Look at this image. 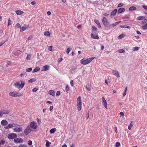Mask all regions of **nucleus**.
I'll use <instances>...</instances> for the list:
<instances>
[{"instance_id":"obj_9","label":"nucleus","mask_w":147,"mask_h":147,"mask_svg":"<svg viewBox=\"0 0 147 147\" xmlns=\"http://www.w3.org/2000/svg\"><path fill=\"white\" fill-rule=\"evenodd\" d=\"M14 142L15 143H22L23 142V140L21 138H18L14 139Z\"/></svg>"},{"instance_id":"obj_8","label":"nucleus","mask_w":147,"mask_h":147,"mask_svg":"<svg viewBox=\"0 0 147 147\" xmlns=\"http://www.w3.org/2000/svg\"><path fill=\"white\" fill-rule=\"evenodd\" d=\"M30 127H31V128H32L34 129H35L37 128L36 123L34 121L31 123Z\"/></svg>"},{"instance_id":"obj_45","label":"nucleus","mask_w":147,"mask_h":147,"mask_svg":"<svg viewBox=\"0 0 147 147\" xmlns=\"http://www.w3.org/2000/svg\"><path fill=\"white\" fill-rule=\"evenodd\" d=\"M124 5V4L122 3H120L118 5V7H120Z\"/></svg>"},{"instance_id":"obj_40","label":"nucleus","mask_w":147,"mask_h":147,"mask_svg":"<svg viewBox=\"0 0 147 147\" xmlns=\"http://www.w3.org/2000/svg\"><path fill=\"white\" fill-rule=\"evenodd\" d=\"M11 20H10V18H9L8 19V25H7L8 26H9L10 25H11Z\"/></svg>"},{"instance_id":"obj_62","label":"nucleus","mask_w":147,"mask_h":147,"mask_svg":"<svg viewBox=\"0 0 147 147\" xmlns=\"http://www.w3.org/2000/svg\"><path fill=\"white\" fill-rule=\"evenodd\" d=\"M53 108V107L52 106H51L49 108V110L51 111H52Z\"/></svg>"},{"instance_id":"obj_55","label":"nucleus","mask_w":147,"mask_h":147,"mask_svg":"<svg viewBox=\"0 0 147 147\" xmlns=\"http://www.w3.org/2000/svg\"><path fill=\"white\" fill-rule=\"evenodd\" d=\"M132 126H133V125H131V123L130 125H129L128 126V129H129V130H130L131 129Z\"/></svg>"},{"instance_id":"obj_23","label":"nucleus","mask_w":147,"mask_h":147,"mask_svg":"<svg viewBox=\"0 0 147 147\" xmlns=\"http://www.w3.org/2000/svg\"><path fill=\"white\" fill-rule=\"evenodd\" d=\"M117 11V10L116 9H115L114 10L111 12V15L115 16Z\"/></svg>"},{"instance_id":"obj_36","label":"nucleus","mask_w":147,"mask_h":147,"mask_svg":"<svg viewBox=\"0 0 147 147\" xmlns=\"http://www.w3.org/2000/svg\"><path fill=\"white\" fill-rule=\"evenodd\" d=\"M123 34H120L118 36V38L119 39H121L123 38Z\"/></svg>"},{"instance_id":"obj_6","label":"nucleus","mask_w":147,"mask_h":147,"mask_svg":"<svg viewBox=\"0 0 147 147\" xmlns=\"http://www.w3.org/2000/svg\"><path fill=\"white\" fill-rule=\"evenodd\" d=\"M32 131V129L29 126H28L24 131V133L26 135L29 134Z\"/></svg>"},{"instance_id":"obj_64","label":"nucleus","mask_w":147,"mask_h":147,"mask_svg":"<svg viewBox=\"0 0 147 147\" xmlns=\"http://www.w3.org/2000/svg\"><path fill=\"white\" fill-rule=\"evenodd\" d=\"M31 4L32 5H34L36 4V3L35 1H32L31 2Z\"/></svg>"},{"instance_id":"obj_31","label":"nucleus","mask_w":147,"mask_h":147,"mask_svg":"<svg viewBox=\"0 0 147 147\" xmlns=\"http://www.w3.org/2000/svg\"><path fill=\"white\" fill-rule=\"evenodd\" d=\"M44 35L46 36H48L50 35V33L49 32L46 31L44 32Z\"/></svg>"},{"instance_id":"obj_41","label":"nucleus","mask_w":147,"mask_h":147,"mask_svg":"<svg viewBox=\"0 0 147 147\" xmlns=\"http://www.w3.org/2000/svg\"><path fill=\"white\" fill-rule=\"evenodd\" d=\"M63 60L62 58H59L58 60V63H59Z\"/></svg>"},{"instance_id":"obj_42","label":"nucleus","mask_w":147,"mask_h":147,"mask_svg":"<svg viewBox=\"0 0 147 147\" xmlns=\"http://www.w3.org/2000/svg\"><path fill=\"white\" fill-rule=\"evenodd\" d=\"M51 142H49V141H47V142H46V146H47V147H48L49 146L50 144H51Z\"/></svg>"},{"instance_id":"obj_44","label":"nucleus","mask_w":147,"mask_h":147,"mask_svg":"<svg viewBox=\"0 0 147 147\" xmlns=\"http://www.w3.org/2000/svg\"><path fill=\"white\" fill-rule=\"evenodd\" d=\"M143 17L142 16H140L138 17L137 18V19L138 20H140L142 19V18Z\"/></svg>"},{"instance_id":"obj_3","label":"nucleus","mask_w":147,"mask_h":147,"mask_svg":"<svg viewBox=\"0 0 147 147\" xmlns=\"http://www.w3.org/2000/svg\"><path fill=\"white\" fill-rule=\"evenodd\" d=\"M102 22L104 25L106 27H110L111 26V25L109 24L107 19L105 17L102 18Z\"/></svg>"},{"instance_id":"obj_39","label":"nucleus","mask_w":147,"mask_h":147,"mask_svg":"<svg viewBox=\"0 0 147 147\" xmlns=\"http://www.w3.org/2000/svg\"><path fill=\"white\" fill-rule=\"evenodd\" d=\"M15 27H16L17 28H21V26L20 24L19 23H17L15 26Z\"/></svg>"},{"instance_id":"obj_63","label":"nucleus","mask_w":147,"mask_h":147,"mask_svg":"<svg viewBox=\"0 0 147 147\" xmlns=\"http://www.w3.org/2000/svg\"><path fill=\"white\" fill-rule=\"evenodd\" d=\"M120 114L121 115V116H124V113L123 112H121L120 113Z\"/></svg>"},{"instance_id":"obj_22","label":"nucleus","mask_w":147,"mask_h":147,"mask_svg":"<svg viewBox=\"0 0 147 147\" xmlns=\"http://www.w3.org/2000/svg\"><path fill=\"white\" fill-rule=\"evenodd\" d=\"M136 7L134 6H131L130 7L129 9V10L130 11H132L133 10H136Z\"/></svg>"},{"instance_id":"obj_32","label":"nucleus","mask_w":147,"mask_h":147,"mask_svg":"<svg viewBox=\"0 0 147 147\" xmlns=\"http://www.w3.org/2000/svg\"><path fill=\"white\" fill-rule=\"evenodd\" d=\"M69 90V88L68 86V85H67L65 87V90L66 92L68 91Z\"/></svg>"},{"instance_id":"obj_10","label":"nucleus","mask_w":147,"mask_h":147,"mask_svg":"<svg viewBox=\"0 0 147 147\" xmlns=\"http://www.w3.org/2000/svg\"><path fill=\"white\" fill-rule=\"evenodd\" d=\"M102 102L104 104V105L106 109H107V101H106V100H105V98L103 97H102Z\"/></svg>"},{"instance_id":"obj_46","label":"nucleus","mask_w":147,"mask_h":147,"mask_svg":"<svg viewBox=\"0 0 147 147\" xmlns=\"http://www.w3.org/2000/svg\"><path fill=\"white\" fill-rule=\"evenodd\" d=\"M31 57V56L30 55H27V56L26 57V59L27 60H29L30 59V58Z\"/></svg>"},{"instance_id":"obj_16","label":"nucleus","mask_w":147,"mask_h":147,"mask_svg":"<svg viewBox=\"0 0 147 147\" xmlns=\"http://www.w3.org/2000/svg\"><path fill=\"white\" fill-rule=\"evenodd\" d=\"M16 88H19L20 86V82H16L13 85Z\"/></svg>"},{"instance_id":"obj_59","label":"nucleus","mask_w":147,"mask_h":147,"mask_svg":"<svg viewBox=\"0 0 147 147\" xmlns=\"http://www.w3.org/2000/svg\"><path fill=\"white\" fill-rule=\"evenodd\" d=\"M81 26H82V25H81V24H79V25H78V26H77V28L79 29H80L81 28Z\"/></svg>"},{"instance_id":"obj_17","label":"nucleus","mask_w":147,"mask_h":147,"mask_svg":"<svg viewBox=\"0 0 147 147\" xmlns=\"http://www.w3.org/2000/svg\"><path fill=\"white\" fill-rule=\"evenodd\" d=\"M28 28V27H26V26H22V27L20 28V31L21 32H23L25 30H26L27 28Z\"/></svg>"},{"instance_id":"obj_47","label":"nucleus","mask_w":147,"mask_h":147,"mask_svg":"<svg viewBox=\"0 0 147 147\" xmlns=\"http://www.w3.org/2000/svg\"><path fill=\"white\" fill-rule=\"evenodd\" d=\"M147 19L146 18H145L144 21L142 22V24H144L147 21Z\"/></svg>"},{"instance_id":"obj_38","label":"nucleus","mask_w":147,"mask_h":147,"mask_svg":"<svg viewBox=\"0 0 147 147\" xmlns=\"http://www.w3.org/2000/svg\"><path fill=\"white\" fill-rule=\"evenodd\" d=\"M120 145V143L118 142H117L116 143L115 146L116 147H119Z\"/></svg>"},{"instance_id":"obj_54","label":"nucleus","mask_w":147,"mask_h":147,"mask_svg":"<svg viewBox=\"0 0 147 147\" xmlns=\"http://www.w3.org/2000/svg\"><path fill=\"white\" fill-rule=\"evenodd\" d=\"M60 91H57V92L56 94V96H59L60 95Z\"/></svg>"},{"instance_id":"obj_43","label":"nucleus","mask_w":147,"mask_h":147,"mask_svg":"<svg viewBox=\"0 0 147 147\" xmlns=\"http://www.w3.org/2000/svg\"><path fill=\"white\" fill-rule=\"evenodd\" d=\"M76 69V67L74 66H72L71 68V70H72L73 71H74Z\"/></svg>"},{"instance_id":"obj_24","label":"nucleus","mask_w":147,"mask_h":147,"mask_svg":"<svg viewBox=\"0 0 147 147\" xmlns=\"http://www.w3.org/2000/svg\"><path fill=\"white\" fill-rule=\"evenodd\" d=\"M40 69V68L38 67H36L32 71V73L36 72L39 71Z\"/></svg>"},{"instance_id":"obj_28","label":"nucleus","mask_w":147,"mask_h":147,"mask_svg":"<svg viewBox=\"0 0 147 147\" xmlns=\"http://www.w3.org/2000/svg\"><path fill=\"white\" fill-rule=\"evenodd\" d=\"M56 131V129L55 128H53L50 129V132L51 134L54 133Z\"/></svg>"},{"instance_id":"obj_35","label":"nucleus","mask_w":147,"mask_h":147,"mask_svg":"<svg viewBox=\"0 0 147 147\" xmlns=\"http://www.w3.org/2000/svg\"><path fill=\"white\" fill-rule=\"evenodd\" d=\"M120 27L121 28H129V27L128 26H127V25H125L124 26H120Z\"/></svg>"},{"instance_id":"obj_1","label":"nucleus","mask_w":147,"mask_h":147,"mask_svg":"<svg viewBox=\"0 0 147 147\" xmlns=\"http://www.w3.org/2000/svg\"><path fill=\"white\" fill-rule=\"evenodd\" d=\"M94 57H91L86 59L84 58L80 60V62L82 64L87 65L91 62L94 59Z\"/></svg>"},{"instance_id":"obj_37","label":"nucleus","mask_w":147,"mask_h":147,"mask_svg":"<svg viewBox=\"0 0 147 147\" xmlns=\"http://www.w3.org/2000/svg\"><path fill=\"white\" fill-rule=\"evenodd\" d=\"M18 147H27V146L25 144H21L19 145Z\"/></svg>"},{"instance_id":"obj_21","label":"nucleus","mask_w":147,"mask_h":147,"mask_svg":"<svg viewBox=\"0 0 147 147\" xmlns=\"http://www.w3.org/2000/svg\"><path fill=\"white\" fill-rule=\"evenodd\" d=\"M86 88L89 91H90L91 89L92 88V87H91V85H87L86 86Z\"/></svg>"},{"instance_id":"obj_11","label":"nucleus","mask_w":147,"mask_h":147,"mask_svg":"<svg viewBox=\"0 0 147 147\" xmlns=\"http://www.w3.org/2000/svg\"><path fill=\"white\" fill-rule=\"evenodd\" d=\"M49 68V66L48 65H46L42 67V71H45L48 70Z\"/></svg>"},{"instance_id":"obj_27","label":"nucleus","mask_w":147,"mask_h":147,"mask_svg":"<svg viewBox=\"0 0 147 147\" xmlns=\"http://www.w3.org/2000/svg\"><path fill=\"white\" fill-rule=\"evenodd\" d=\"M24 84H25L24 82L21 81V84H20V88H22L24 86Z\"/></svg>"},{"instance_id":"obj_61","label":"nucleus","mask_w":147,"mask_h":147,"mask_svg":"<svg viewBox=\"0 0 147 147\" xmlns=\"http://www.w3.org/2000/svg\"><path fill=\"white\" fill-rule=\"evenodd\" d=\"M4 43L5 42H0V47L2 46Z\"/></svg>"},{"instance_id":"obj_60","label":"nucleus","mask_w":147,"mask_h":147,"mask_svg":"<svg viewBox=\"0 0 147 147\" xmlns=\"http://www.w3.org/2000/svg\"><path fill=\"white\" fill-rule=\"evenodd\" d=\"M52 46H49L48 48V49L50 51H52Z\"/></svg>"},{"instance_id":"obj_49","label":"nucleus","mask_w":147,"mask_h":147,"mask_svg":"<svg viewBox=\"0 0 147 147\" xmlns=\"http://www.w3.org/2000/svg\"><path fill=\"white\" fill-rule=\"evenodd\" d=\"M71 49V48H68L67 49V51H66L67 53V54H68L69 53Z\"/></svg>"},{"instance_id":"obj_7","label":"nucleus","mask_w":147,"mask_h":147,"mask_svg":"<svg viewBox=\"0 0 147 147\" xmlns=\"http://www.w3.org/2000/svg\"><path fill=\"white\" fill-rule=\"evenodd\" d=\"M7 137L9 139H11L17 138V136L16 134L11 133L10 134H8V135Z\"/></svg>"},{"instance_id":"obj_25","label":"nucleus","mask_w":147,"mask_h":147,"mask_svg":"<svg viewBox=\"0 0 147 147\" xmlns=\"http://www.w3.org/2000/svg\"><path fill=\"white\" fill-rule=\"evenodd\" d=\"M13 126H14L13 125V124L10 123V124H8V125L6 127V129H9V128H11L13 127Z\"/></svg>"},{"instance_id":"obj_34","label":"nucleus","mask_w":147,"mask_h":147,"mask_svg":"<svg viewBox=\"0 0 147 147\" xmlns=\"http://www.w3.org/2000/svg\"><path fill=\"white\" fill-rule=\"evenodd\" d=\"M125 51V50L123 49H121L118 50V52L119 53H123Z\"/></svg>"},{"instance_id":"obj_30","label":"nucleus","mask_w":147,"mask_h":147,"mask_svg":"<svg viewBox=\"0 0 147 147\" xmlns=\"http://www.w3.org/2000/svg\"><path fill=\"white\" fill-rule=\"evenodd\" d=\"M32 68L31 67L28 68H27L26 69V71L27 72H30L32 70Z\"/></svg>"},{"instance_id":"obj_51","label":"nucleus","mask_w":147,"mask_h":147,"mask_svg":"<svg viewBox=\"0 0 147 147\" xmlns=\"http://www.w3.org/2000/svg\"><path fill=\"white\" fill-rule=\"evenodd\" d=\"M138 49V48L137 47H136L133 48L134 51H136Z\"/></svg>"},{"instance_id":"obj_15","label":"nucleus","mask_w":147,"mask_h":147,"mask_svg":"<svg viewBox=\"0 0 147 147\" xmlns=\"http://www.w3.org/2000/svg\"><path fill=\"white\" fill-rule=\"evenodd\" d=\"M125 10V8H119L117 11V13H120L123 11H124Z\"/></svg>"},{"instance_id":"obj_50","label":"nucleus","mask_w":147,"mask_h":147,"mask_svg":"<svg viewBox=\"0 0 147 147\" xmlns=\"http://www.w3.org/2000/svg\"><path fill=\"white\" fill-rule=\"evenodd\" d=\"M32 144V141L30 140L28 142V145L30 146Z\"/></svg>"},{"instance_id":"obj_19","label":"nucleus","mask_w":147,"mask_h":147,"mask_svg":"<svg viewBox=\"0 0 147 147\" xmlns=\"http://www.w3.org/2000/svg\"><path fill=\"white\" fill-rule=\"evenodd\" d=\"M16 13L18 15H20L23 14L24 12L20 10H18L16 11Z\"/></svg>"},{"instance_id":"obj_18","label":"nucleus","mask_w":147,"mask_h":147,"mask_svg":"<svg viewBox=\"0 0 147 147\" xmlns=\"http://www.w3.org/2000/svg\"><path fill=\"white\" fill-rule=\"evenodd\" d=\"M91 37L94 39H98L99 37L98 35H94L93 33H92L91 35Z\"/></svg>"},{"instance_id":"obj_29","label":"nucleus","mask_w":147,"mask_h":147,"mask_svg":"<svg viewBox=\"0 0 147 147\" xmlns=\"http://www.w3.org/2000/svg\"><path fill=\"white\" fill-rule=\"evenodd\" d=\"M35 81V80L34 78L31 79L28 81V83H32Z\"/></svg>"},{"instance_id":"obj_33","label":"nucleus","mask_w":147,"mask_h":147,"mask_svg":"<svg viewBox=\"0 0 147 147\" xmlns=\"http://www.w3.org/2000/svg\"><path fill=\"white\" fill-rule=\"evenodd\" d=\"M5 142L4 140H2L0 142V145H2L4 144Z\"/></svg>"},{"instance_id":"obj_53","label":"nucleus","mask_w":147,"mask_h":147,"mask_svg":"<svg viewBox=\"0 0 147 147\" xmlns=\"http://www.w3.org/2000/svg\"><path fill=\"white\" fill-rule=\"evenodd\" d=\"M37 121L39 124H40L41 123V120L38 118L37 119Z\"/></svg>"},{"instance_id":"obj_20","label":"nucleus","mask_w":147,"mask_h":147,"mask_svg":"<svg viewBox=\"0 0 147 147\" xmlns=\"http://www.w3.org/2000/svg\"><path fill=\"white\" fill-rule=\"evenodd\" d=\"M49 94L50 95L54 96L55 95V92L54 90H52L49 91Z\"/></svg>"},{"instance_id":"obj_14","label":"nucleus","mask_w":147,"mask_h":147,"mask_svg":"<svg viewBox=\"0 0 147 147\" xmlns=\"http://www.w3.org/2000/svg\"><path fill=\"white\" fill-rule=\"evenodd\" d=\"M1 124L3 126H6L7 125L8 122L5 120H3L1 121Z\"/></svg>"},{"instance_id":"obj_13","label":"nucleus","mask_w":147,"mask_h":147,"mask_svg":"<svg viewBox=\"0 0 147 147\" xmlns=\"http://www.w3.org/2000/svg\"><path fill=\"white\" fill-rule=\"evenodd\" d=\"M2 115L3 114H8L9 113V111L7 110H5L4 109L1 110Z\"/></svg>"},{"instance_id":"obj_2","label":"nucleus","mask_w":147,"mask_h":147,"mask_svg":"<svg viewBox=\"0 0 147 147\" xmlns=\"http://www.w3.org/2000/svg\"><path fill=\"white\" fill-rule=\"evenodd\" d=\"M80 96L77 99V107L79 111H80L81 109L82 104Z\"/></svg>"},{"instance_id":"obj_57","label":"nucleus","mask_w":147,"mask_h":147,"mask_svg":"<svg viewBox=\"0 0 147 147\" xmlns=\"http://www.w3.org/2000/svg\"><path fill=\"white\" fill-rule=\"evenodd\" d=\"M70 84L72 86H74V82L73 80H71L70 81Z\"/></svg>"},{"instance_id":"obj_52","label":"nucleus","mask_w":147,"mask_h":147,"mask_svg":"<svg viewBox=\"0 0 147 147\" xmlns=\"http://www.w3.org/2000/svg\"><path fill=\"white\" fill-rule=\"evenodd\" d=\"M89 111H88L87 115L86 116V118L87 119H88L89 117Z\"/></svg>"},{"instance_id":"obj_48","label":"nucleus","mask_w":147,"mask_h":147,"mask_svg":"<svg viewBox=\"0 0 147 147\" xmlns=\"http://www.w3.org/2000/svg\"><path fill=\"white\" fill-rule=\"evenodd\" d=\"M94 21L97 25L100 24L99 21L97 20H95Z\"/></svg>"},{"instance_id":"obj_26","label":"nucleus","mask_w":147,"mask_h":147,"mask_svg":"<svg viewBox=\"0 0 147 147\" xmlns=\"http://www.w3.org/2000/svg\"><path fill=\"white\" fill-rule=\"evenodd\" d=\"M97 30V29L96 27L94 26H93L92 27V32H93L94 31H96Z\"/></svg>"},{"instance_id":"obj_12","label":"nucleus","mask_w":147,"mask_h":147,"mask_svg":"<svg viewBox=\"0 0 147 147\" xmlns=\"http://www.w3.org/2000/svg\"><path fill=\"white\" fill-rule=\"evenodd\" d=\"M113 74L117 78H119L120 77L119 73L116 70H113Z\"/></svg>"},{"instance_id":"obj_58","label":"nucleus","mask_w":147,"mask_h":147,"mask_svg":"<svg viewBox=\"0 0 147 147\" xmlns=\"http://www.w3.org/2000/svg\"><path fill=\"white\" fill-rule=\"evenodd\" d=\"M38 90V89L37 88H34L32 89V91L33 92H36Z\"/></svg>"},{"instance_id":"obj_56","label":"nucleus","mask_w":147,"mask_h":147,"mask_svg":"<svg viewBox=\"0 0 147 147\" xmlns=\"http://www.w3.org/2000/svg\"><path fill=\"white\" fill-rule=\"evenodd\" d=\"M142 7L145 10L147 11V6L146 5H143L142 6Z\"/></svg>"},{"instance_id":"obj_4","label":"nucleus","mask_w":147,"mask_h":147,"mask_svg":"<svg viewBox=\"0 0 147 147\" xmlns=\"http://www.w3.org/2000/svg\"><path fill=\"white\" fill-rule=\"evenodd\" d=\"M10 96L13 97H18L22 96V95L18 92H16L14 91L10 92L9 94Z\"/></svg>"},{"instance_id":"obj_5","label":"nucleus","mask_w":147,"mask_h":147,"mask_svg":"<svg viewBox=\"0 0 147 147\" xmlns=\"http://www.w3.org/2000/svg\"><path fill=\"white\" fill-rule=\"evenodd\" d=\"M13 130L16 132L20 133L22 132V127L19 125L17 126L15 128L13 129Z\"/></svg>"}]
</instances>
